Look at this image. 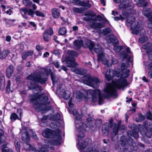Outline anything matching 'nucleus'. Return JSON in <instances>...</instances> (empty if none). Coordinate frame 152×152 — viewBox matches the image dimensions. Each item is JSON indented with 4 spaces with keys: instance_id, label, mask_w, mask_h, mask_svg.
Wrapping results in <instances>:
<instances>
[{
    "instance_id": "obj_19",
    "label": "nucleus",
    "mask_w": 152,
    "mask_h": 152,
    "mask_svg": "<svg viewBox=\"0 0 152 152\" xmlns=\"http://www.w3.org/2000/svg\"><path fill=\"white\" fill-rule=\"evenodd\" d=\"M74 43L75 48L77 49L80 48L83 44V41L81 40H75Z\"/></svg>"
},
{
    "instance_id": "obj_43",
    "label": "nucleus",
    "mask_w": 152,
    "mask_h": 152,
    "mask_svg": "<svg viewBox=\"0 0 152 152\" xmlns=\"http://www.w3.org/2000/svg\"><path fill=\"white\" fill-rule=\"evenodd\" d=\"M53 64L57 68H58L59 67V64L57 60L54 61L53 62Z\"/></svg>"
},
{
    "instance_id": "obj_32",
    "label": "nucleus",
    "mask_w": 152,
    "mask_h": 152,
    "mask_svg": "<svg viewBox=\"0 0 152 152\" xmlns=\"http://www.w3.org/2000/svg\"><path fill=\"white\" fill-rule=\"evenodd\" d=\"M122 56L123 58L127 59L128 61H132V60H131V57L130 56L128 55L126 53H125L122 55Z\"/></svg>"
},
{
    "instance_id": "obj_14",
    "label": "nucleus",
    "mask_w": 152,
    "mask_h": 152,
    "mask_svg": "<svg viewBox=\"0 0 152 152\" xmlns=\"http://www.w3.org/2000/svg\"><path fill=\"white\" fill-rule=\"evenodd\" d=\"M143 14L146 17H149L152 16V13L151 9L149 8H144L142 10Z\"/></svg>"
},
{
    "instance_id": "obj_9",
    "label": "nucleus",
    "mask_w": 152,
    "mask_h": 152,
    "mask_svg": "<svg viewBox=\"0 0 152 152\" xmlns=\"http://www.w3.org/2000/svg\"><path fill=\"white\" fill-rule=\"evenodd\" d=\"M102 17L99 15L97 16L95 19L92 20L91 22V25L93 28L96 29H99L102 27H103V25L99 23V22H98L97 21H99L102 20Z\"/></svg>"
},
{
    "instance_id": "obj_25",
    "label": "nucleus",
    "mask_w": 152,
    "mask_h": 152,
    "mask_svg": "<svg viewBox=\"0 0 152 152\" xmlns=\"http://www.w3.org/2000/svg\"><path fill=\"white\" fill-rule=\"evenodd\" d=\"M147 39L148 37H147L144 35L139 38V41L140 43H143L146 42Z\"/></svg>"
},
{
    "instance_id": "obj_31",
    "label": "nucleus",
    "mask_w": 152,
    "mask_h": 152,
    "mask_svg": "<svg viewBox=\"0 0 152 152\" xmlns=\"http://www.w3.org/2000/svg\"><path fill=\"white\" fill-rule=\"evenodd\" d=\"M148 27L152 28V16L149 17L148 19Z\"/></svg>"
},
{
    "instance_id": "obj_50",
    "label": "nucleus",
    "mask_w": 152,
    "mask_h": 152,
    "mask_svg": "<svg viewBox=\"0 0 152 152\" xmlns=\"http://www.w3.org/2000/svg\"><path fill=\"white\" fill-rule=\"evenodd\" d=\"M30 24L34 27H36V25L35 23L32 22H30Z\"/></svg>"
},
{
    "instance_id": "obj_22",
    "label": "nucleus",
    "mask_w": 152,
    "mask_h": 152,
    "mask_svg": "<svg viewBox=\"0 0 152 152\" xmlns=\"http://www.w3.org/2000/svg\"><path fill=\"white\" fill-rule=\"evenodd\" d=\"M79 5L81 6L86 7H91V5L89 3V1H88L86 2H85L83 1L80 2Z\"/></svg>"
},
{
    "instance_id": "obj_27",
    "label": "nucleus",
    "mask_w": 152,
    "mask_h": 152,
    "mask_svg": "<svg viewBox=\"0 0 152 152\" xmlns=\"http://www.w3.org/2000/svg\"><path fill=\"white\" fill-rule=\"evenodd\" d=\"M31 82V87L32 88H34V91H35L36 90H37V91H41V87L39 86H35L33 84V83H32Z\"/></svg>"
},
{
    "instance_id": "obj_54",
    "label": "nucleus",
    "mask_w": 152,
    "mask_h": 152,
    "mask_svg": "<svg viewBox=\"0 0 152 152\" xmlns=\"http://www.w3.org/2000/svg\"><path fill=\"white\" fill-rule=\"evenodd\" d=\"M68 104H74V103L73 102V101H72V99L70 100L68 102Z\"/></svg>"
},
{
    "instance_id": "obj_44",
    "label": "nucleus",
    "mask_w": 152,
    "mask_h": 152,
    "mask_svg": "<svg viewBox=\"0 0 152 152\" xmlns=\"http://www.w3.org/2000/svg\"><path fill=\"white\" fill-rule=\"evenodd\" d=\"M53 54L56 56L58 55L59 53V52L57 50H55L53 52Z\"/></svg>"
},
{
    "instance_id": "obj_6",
    "label": "nucleus",
    "mask_w": 152,
    "mask_h": 152,
    "mask_svg": "<svg viewBox=\"0 0 152 152\" xmlns=\"http://www.w3.org/2000/svg\"><path fill=\"white\" fill-rule=\"evenodd\" d=\"M91 46V48H89L90 50L91 51L93 48L94 52L97 54L98 61L104 64V55L103 49L100 45L97 44L95 45Z\"/></svg>"
},
{
    "instance_id": "obj_35",
    "label": "nucleus",
    "mask_w": 152,
    "mask_h": 152,
    "mask_svg": "<svg viewBox=\"0 0 152 152\" xmlns=\"http://www.w3.org/2000/svg\"><path fill=\"white\" fill-rule=\"evenodd\" d=\"M23 2L26 6H30L31 5V2L29 0H23Z\"/></svg>"
},
{
    "instance_id": "obj_33",
    "label": "nucleus",
    "mask_w": 152,
    "mask_h": 152,
    "mask_svg": "<svg viewBox=\"0 0 152 152\" xmlns=\"http://www.w3.org/2000/svg\"><path fill=\"white\" fill-rule=\"evenodd\" d=\"M105 77L108 80H110L111 78V77L110 76V70H109L107 71L105 74Z\"/></svg>"
},
{
    "instance_id": "obj_34",
    "label": "nucleus",
    "mask_w": 152,
    "mask_h": 152,
    "mask_svg": "<svg viewBox=\"0 0 152 152\" xmlns=\"http://www.w3.org/2000/svg\"><path fill=\"white\" fill-rule=\"evenodd\" d=\"M51 77L53 84L55 85L56 84L57 85V84H56V83L58 82V81L56 80V78L55 77V76L51 74Z\"/></svg>"
},
{
    "instance_id": "obj_58",
    "label": "nucleus",
    "mask_w": 152,
    "mask_h": 152,
    "mask_svg": "<svg viewBox=\"0 0 152 152\" xmlns=\"http://www.w3.org/2000/svg\"><path fill=\"white\" fill-rule=\"evenodd\" d=\"M142 80L145 82H148L147 79L144 76L143 77Z\"/></svg>"
},
{
    "instance_id": "obj_23",
    "label": "nucleus",
    "mask_w": 152,
    "mask_h": 152,
    "mask_svg": "<svg viewBox=\"0 0 152 152\" xmlns=\"http://www.w3.org/2000/svg\"><path fill=\"white\" fill-rule=\"evenodd\" d=\"M47 32L45 31L43 34V39L45 41H48L50 39L51 36L50 35H48Z\"/></svg>"
},
{
    "instance_id": "obj_53",
    "label": "nucleus",
    "mask_w": 152,
    "mask_h": 152,
    "mask_svg": "<svg viewBox=\"0 0 152 152\" xmlns=\"http://www.w3.org/2000/svg\"><path fill=\"white\" fill-rule=\"evenodd\" d=\"M73 30L74 31H76L78 29V27L76 26H73L72 27Z\"/></svg>"
},
{
    "instance_id": "obj_52",
    "label": "nucleus",
    "mask_w": 152,
    "mask_h": 152,
    "mask_svg": "<svg viewBox=\"0 0 152 152\" xmlns=\"http://www.w3.org/2000/svg\"><path fill=\"white\" fill-rule=\"evenodd\" d=\"M11 12H12V11H11V9H9V10H7L6 11V13L7 14H8L9 15H10Z\"/></svg>"
},
{
    "instance_id": "obj_46",
    "label": "nucleus",
    "mask_w": 152,
    "mask_h": 152,
    "mask_svg": "<svg viewBox=\"0 0 152 152\" xmlns=\"http://www.w3.org/2000/svg\"><path fill=\"white\" fill-rule=\"evenodd\" d=\"M112 62L113 64H115L117 62V60L116 58H113L112 59Z\"/></svg>"
},
{
    "instance_id": "obj_29",
    "label": "nucleus",
    "mask_w": 152,
    "mask_h": 152,
    "mask_svg": "<svg viewBox=\"0 0 152 152\" xmlns=\"http://www.w3.org/2000/svg\"><path fill=\"white\" fill-rule=\"evenodd\" d=\"M4 20L5 21L7 26L8 27H9L11 26L12 24V22H14L15 21V20H8L7 19H5Z\"/></svg>"
},
{
    "instance_id": "obj_59",
    "label": "nucleus",
    "mask_w": 152,
    "mask_h": 152,
    "mask_svg": "<svg viewBox=\"0 0 152 152\" xmlns=\"http://www.w3.org/2000/svg\"><path fill=\"white\" fill-rule=\"evenodd\" d=\"M121 0H113L115 2L119 3L120 2Z\"/></svg>"
},
{
    "instance_id": "obj_51",
    "label": "nucleus",
    "mask_w": 152,
    "mask_h": 152,
    "mask_svg": "<svg viewBox=\"0 0 152 152\" xmlns=\"http://www.w3.org/2000/svg\"><path fill=\"white\" fill-rule=\"evenodd\" d=\"M118 13L117 11H113L112 12V14L115 15H118Z\"/></svg>"
},
{
    "instance_id": "obj_24",
    "label": "nucleus",
    "mask_w": 152,
    "mask_h": 152,
    "mask_svg": "<svg viewBox=\"0 0 152 152\" xmlns=\"http://www.w3.org/2000/svg\"><path fill=\"white\" fill-rule=\"evenodd\" d=\"M70 95V93L69 91H66L63 94L64 98L65 99L67 100L69 98Z\"/></svg>"
},
{
    "instance_id": "obj_18",
    "label": "nucleus",
    "mask_w": 152,
    "mask_h": 152,
    "mask_svg": "<svg viewBox=\"0 0 152 152\" xmlns=\"http://www.w3.org/2000/svg\"><path fill=\"white\" fill-rule=\"evenodd\" d=\"M85 15L86 16L83 18V20L88 21L91 20L92 17L95 15V14L93 12H88V14H86Z\"/></svg>"
},
{
    "instance_id": "obj_56",
    "label": "nucleus",
    "mask_w": 152,
    "mask_h": 152,
    "mask_svg": "<svg viewBox=\"0 0 152 152\" xmlns=\"http://www.w3.org/2000/svg\"><path fill=\"white\" fill-rule=\"evenodd\" d=\"M61 69L65 71L67 70V68L64 66H61Z\"/></svg>"
},
{
    "instance_id": "obj_42",
    "label": "nucleus",
    "mask_w": 152,
    "mask_h": 152,
    "mask_svg": "<svg viewBox=\"0 0 152 152\" xmlns=\"http://www.w3.org/2000/svg\"><path fill=\"white\" fill-rule=\"evenodd\" d=\"M111 31V30L110 28H108L105 29V35L106 34L110 33Z\"/></svg>"
},
{
    "instance_id": "obj_15",
    "label": "nucleus",
    "mask_w": 152,
    "mask_h": 152,
    "mask_svg": "<svg viewBox=\"0 0 152 152\" xmlns=\"http://www.w3.org/2000/svg\"><path fill=\"white\" fill-rule=\"evenodd\" d=\"M136 4L139 7H145L147 5L148 3L145 0H134Z\"/></svg>"
},
{
    "instance_id": "obj_48",
    "label": "nucleus",
    "mask_w": 152,
    "mask_h": 152,
    "mask_svg": "<svg viewBox=\"0 0 152 152\" xmlns=\"http://www.w3.org/2000/svg\"><path fill=\"white\" fill-rule=\"evenodd\" d=\"M6 40L7 42H10L11 39V37L10 36H7L6 37Z\"/></svg>"
},
{
    "instance_id": "obj_20",
    "label": "nucleus",
    "mask_w": 152,
    "mask_h": 152,
    "mask_svg": "<svg viewBox=\"0 0 152 152\" xmlns=\"http://www.w3.org/2000/svg\"><path fill=\"white\" fill-rule=\"evenodd\" d=\"M33 51L30 50L27 52H25L22 55V58L23 59H25L27 57L32 56L33 53Z\"/></svg>"
},
{
    "instance_id": "obj_17",
    "label": "nucleus",
    "mask_w": 152,
    "mask_h": 152,
    "mask_svg": "<svg viewBox=\"0 0 152 152\" xmlns=\"http://www.w3.org/2000/svg\"><path fill=\"white\" fill-rule=\"evenodd\" d=\"M13 66H10L8 67L7 69L6 73L7 77L9 78L11 76L13 72Z\"/></svg>"
},
{
    "instance_id": "obj_7",
    "label": "nucleus",
    "mask_w": 152,
    "mask_h": 152,
    "mask_svg": "<svg viewBox=\"0 0 152 152\" xmlns=\"http://www.w3.org/2000/svg\"><path fill=\"white\" fill-rule=\"evenodd\" d=\"M69 54L68 58H67L65 61L66 62V66L69 67H75L77 64V63L75 62V59L73 57L71 56H78V53L74 51H68Z\"/></svg>"
},
{
    "instance_id": "obj_5",
    "label": "nucleus",
    "mask_w": 152,
    "mask_h": 152,
    "mask_svg": "<svg viewBox=\"0 0 152 152\" xmlns=\"http://www.w3.org/2000/svg\"><path fill=\"white\" fill-rule=\"evenodd\" d=\"M83 83L87 85L94 88H96L99 82L98 78L93 77L89 74L83 76L82 79Z\"/></svg>"
},
{
    "instance_id": "obj_3",
    "label": "nucleus",
    "mask_w": 152,
    "mask_h": 152,
    "mask_svg": "<svg viewBox=\"0 0 152 152\" xmlns=\"http://www.w3.org/2000/svg\"><path fill=\"white\" fill-rule=\"evenodd\" d=\"M126 80L122 78L118 81H113L111 84H107V88L105 89V98L110 96H116L117 94L115 88H121L126 85Z\"/></svg>"
},
{
    "instance_id": "obj_26",
    "label": "nucleus",
    "mask_w": 152,
    "mask_h": 152,
    "mask_svg": "<svg viewBox=\"0 0 152 152\" xmlns=\"http://www.w3.org/2000/svg\"><path fill=\"white\" fill-rule=\"evenodd\" d=\"M9 52V50H4L2 52L1 54V57L2 58H5L7 56Z\"/></svg>"
},
{
    "instance_id": "obj_38",
    "label": "nucleus",
    "mask_w": 152,
    "mask_h": 152,
    "mask_svg": "<svg viewBox=\"0 0 152 152\" xmlns=\"http://www.w3.org/2000/svg\"><path fill=\"white\" fill-rule=\"evenodd\" d=\"M35 13L36 15L37 16H41L43 17L45 16V15L43 13L39 11H36Z\"/></svg>"
},
{
    "instance_id": "obj_41",
    "label": "nucleus",
    "mask_w": 152,
    "mask_h": 152,
    "mask_svg": "<svg viewBox=\"0 0 152 152\" xmlns=\"http://www.w3.org/2000/svg\"><path fill=\"white\" fill-rule=\"evenodd\" d=\"M10 81L9 80L8 82L7 86V91H9L10 90Z\"/></svg>"
},
{
    "instance_id": "obj_10",
    "label": "nucleus",
    "mask_w": 152,
    "mask_h": 152,
    "mask_svg": "<svg viewBox=\"0 0 152 152\" xmlns=\"http://www.w3.org/2000/svg\"><path fill=\"white\" fill-rule=\"evenodd\" d=\"M48 100L47 96L43 95H39L36 93L34 95V98L32 99V101H36L39 102L40 101L42 102V104H44V102H46Z\"/></svg>"
},
{
    "instance_id": "obj_28",
    "label": "nucleus",
    "mask_w": 152,
    "mask_h": 152,
    "mask_svg": "<svg viewBox=\"0 0 152 152\" xmlns=\"http://www.w3.org/2000/svg\"><path fill=\"white\" fill-rule=\"evenodd\" d=\"M66 29L64 27H62L60 28L59 30V33L60 35H63L66 33Z\"/></svg>"
},
{
    "instance_id": "obj_21",
    "label": "nucleus",
    "mask_w": 152,
    "mask_h": 152,
    "mask_svg": "<svg viewBox=\"0 0 152 152\" xmlns=\"http://www.w3.org/2000/svg\"><path fill=\"white\" fill-rule=\"evenodd\" d=\"M52 14L53 16L55 18H58L60 15V13L58 10L56 8H54L52 10Z\"/></svg>"
},
{
    "instance_id": "obj_57",
    "label": "nucleus",
    "mask_w": 152,
    "mask_h": 152,
    "mask_svg": "<svg viewBox=\"0 0 152 152\" xmlns=\"http://www.w3.org/2000/svg\"><path fill=\"white\" fill-rule=\"evenodd\" d=\"M1 7L2 8V11H4L5 10V8H6L5 6L4 5H1Z\"/></svg>"
},
{
    "instance_id": "obj_62",
    "label": "nucleus",
    "mask_w": 152,
    "mask_h": 152,
    "mask_svg": "<svg viewBox=\"0 0 152 152\" xmlns=\"http://www.w3.org/2000/svg\"><path fill=\"white\" fill-rule=\"evenodd\" d=\"M30 65V63L29 62H28L26 63V65L27 66H29Z\"/></svg>"
},
{
    "instance_id": "obj_2",
    "label": "nucleus",
    "mask_w": 152,
    "mask_h": 152,
    "mask_svg": "<svg viewBox=\"0 0 152 152\" xmlns=\"http://www.w3.org/2000/svg\"><path fill=\"white\" fill-rule=\"evenodd\" d=\"M74 96L77 99V101L83 99L87 101L90 98V96H92L93 102H96L98 100L99 104H102L103 100V95L102 91L98 89L89 90L88 91L81 89L79 91H74Z\"/></svg>"
},
{
    "instance_id": "obj_63",
    "label": "nucleus",
    "mask_w": 152,
    "mask_h": 152,
    "mask_svg": "<svg viewBox=\"0 0 152 152\" xmlns=\"http://www.w3.org/2000/svg\"><path fill=\"white\" fill-rule=\"evenodd\" d=\"M126 51L127 52V53H130V48H127L126 49Z\"/></svg>"
},
{
    "instance_id": "obj_11",
    "label": "nucleus",
    "mask_w": 152,
    "mask_h": 152,
    "mask_svg": "<svg viewBox=\"0 0 152 152\" xmlns=\"http://www.w3.org/2000/svg\"><path fill=\"white\" fill-rule=\"evenodd\" d=\"M129 66L128 63H122L121 65V68L122 73V75L125 77H127L129 75V70L126 68Z\"/></svg>"
},
{
    "instance_id": "obj_40",
    "label": "nucleus",
    "mask_w": 152,
    "mask_h": 152,
    "mask_svg": "<svg viewBox=\"0 0 152 152\" xmlns=\"http://www.w3.org/2000/svg\"><path fill=\"white\" fill-rule=\"evenodd\" d=\"M43 49V48L40 45H37L36 47V50L38 51L41 50Z\"/></svg>"
},
{
    "instance_id": "obj_8",
    "label": "nucleus",
    "mask_w": 152,
    "mask_h": 152,
    "mask_svg": "<svg viewBox=\"0 0 152 152\" xmlns=\"http://www.w3.org/2000/svg\"><path fill=\"white\" fill-rule=\"evenodd\" d=\"M107 42L109 43H111L114 45V50L116 52L119 51L121 49V47L118 46L116 44L118 42L117 38L114 35L109 36L106 38Z\"/></svg>"
},
{
    "instance_id": "obj_55",
    "label": "nucleus",
    "mask_w": 152,
    "mask_h": 152,
    "mask_svg": "<svg viewBox=\"0 0 152 152\" xmlns=\"http://www.w3.org/2000/svg\"><path fill=\"white\" fill-rule=\"evenodd\" d=\"M127 100H126V102H127V103H129V102H131L132 101V98H130L129 100H128V97H127L126 98Z\"/></svg>"
},
{
    "instance_id": "obj_36",
    "label": "nucleus",
    "mask_w": 152,
    "mask_h": 152,
    "mask_svg": "<svg viewBox=\"0 0 152 152\" xmlns=\"http://www.w3.org/2000/svg\"><path fill=\"white\" fill-rule=\"evenodd\" d=\"M151 64V63L150 62ZM149 61H145L144 62V64L146 66H148V69H152V64H150Z\"/></svg>"
},
{
    "instance_id": "obj_61",
    "label": "nucleus",
    "mask_w": 152,
    "mask_h": 152,
    "mask_svg": "<svg viewBox=\"0 0 152 152\" xmlns=\"http://www.w3.org/2000/svg\"><path fill=\"white\" fill-rule=\"evenodd\" d=\"M148 74V75L151 77L152 78V71L149 72Z\"/></svg>"
},
{
    "instance_id": "obj_45",
    "label": "nucleus",
    "mask_w": 152,
    "mask_h": 152,
    "mask_svg": "<svg viewBox=\"0 0 152 152\" xmlns=\"http://www.w3.org/2000/svg\"><path fill=\"white\" fill-rule=\"evenodd\" d=\"M73 2L75 3L76 4L80 6L79 5V3L80 2H81L80 1L81 0H73Z\"/></svg>"
},
{
    "instance_id": "obj_37",
    "label": "nucleus",
    "mask_w": 152,
    "mask_h": 152,
    "mask_svg": "<svg viewBox=\"0 0 152 152\" xmlns=\"http://www.w3.org/2000/svg\"><path fill=\"white\" fill-rule=\"evenodd\" d=\"M73 10L75 12L78 13H81L83 11V10L82 8H79L76 7H74L73 9Z\"/></svg>"
},
{
    "instance_id": "obj_39",
    "label": "nucleus",
    "mask_w": 152,
    "mask_h": 152,
    "mask_svg": "<svg viewBox=\"0 0 152 152\" xmlns=\"http://www.w3.org/2000/svg\"><path fill=\"white\" fill-rule=\"evenodd\" d=\"M45 31H47V33L48 34V35H52L53 33V30L51 28H49L47 30Z\"/></svg>"
},
{
    "instance_id": "obj_60",
    "label": "nucleus",
    "mask_w": 152,
    "mask_h": 152,
    "mask_svg": "<svg viewBox=\"0 0 152 152\" xmlns=\"http://www.w3.org/2000/svg\"><path fill=\"white\" fill-rule=\"evenodd\" d=\"M4 83H3V84L1 85V86L0 87V89H1V90H3V89L4 88Z\"/></svg>"
},
{
    "instance_id": "obj_49",
    "label": "nucleus",
    "mask_w": 152,
    "mask_h": 152,
    "mask_svg": "<svg viewBox=\"0 0 152 152\" xmlns=\"http://www.w3.org/2000/svg\"><path fill=\"white\" fill-rule=\"evenodd\" d=\"M49 53L48 52H46L43 55V57H47L49 55Z\"/></svg>"
},
{
    "instance_id": "obj_30",
    "label": "nucleus",
    "mask_w": 152,
    "mask_h": 152,
    "mask_svg": "<svg viewBox=\"0 0 152 152\" xmlns=\"http://www.w3.org/2000/svg\"><path fill=\"white\" fill-rule=\"evenodd\" d=\"M73 71L76 73L78 74L83 75L84 73L82 69H75V70H73Z\"/></svg>"
},
{
    "instance_id": "obj_4",
    "label": "nucleus",
    "mask_w": 152,
    "mask_h": 152,
    "mask_svg": "<svg viewBox=\"0 0 152 152\" xmlns=\"http://www.w3.org/2000/svg\"><path fill=\"white\" fill-rule=\"evenodd\" d=\"M50 72L49 70L43 69L40 73H34L29 75L28 79L31 80L33 83L38 82L41 83H45L47 80V76Z\"/></svg>"
},
{
    "instance_id": "obj_64",
    "label": "nucleus",
    "mask_w": 152,
    "mask_h": 152,
    "mask_svg": "<svg viewBox=\"0 0 152 152\" xmlns=\"http://www.w3.org/2000/svg\"><path fill=\"white\" fill-rule=\"evenodd\" d=\"M21 24L23 26H26V23L24 22L22 23Z\"/></svg>"
},
{
    "instance_id": "obj_16",
    "label": "nucleus",
    "mask_w": 152,
    "mask_h": 152,
    "mask_svg": "<svg viewBox=\"0 0 152 152\" xmlns=\"http://www.w3.org/2000/svg\"><path fill=\"white\" fill-rule=\"evenodd\" d=\"M136 4L139 7H145L147 5L148 3L145 0H134Z\"/></svg>"
},
{
    "instance_id": "obj_1",
    "label": "nucleus",
    "mask_w": 152,
    "mask_h": 152,
    "mask_svg": "<svg viewBox=\"0 0 152 152\" xmlns=\"http://www.w3.org/2000/svg\"><path fill=\"white\" fill-rule=\"evenodd\" d=\"M119 9L124 10L122 16L120 15L119 17H116L114 19L116 21L119 20H123L126 17L128 18L126 20V24L127 25L130 24L132 33L133 34H144L145 31L143 29L142 22L141 21H137L135 20V16L136 11L133 9L134 6L128 0H124L119 5Z\"/></svg>"
},
{
    "instance_id": "obj_47",
    "label": "nucleus",
    "mask_w": 152,
    "mask_h": 152,
    "mask_svg": "<svg viewBox=\"0 0 152 152\" xmlns=\"http://www.w3.org/2000/svg\"><path fill=\"white\" fill-rule=\"evenodd\" d=\"M148 57L149 60L152 61V52L148 54Z\"/></svg>"
},
{
    "instance_id": "obj_13",
    "label": "nucleus",
    "mask_w": 152,
    "mask_h": 152,
    "mask_svg": "<svg viewBox=\"0 0 152 152\" xmlns=\"http://www.w3.org/2000/svg\"><path fill=\"white\" fill-rule=\"evenodd\" d=\"M142 48L146 50L148 54L152 52V45L151 43H148L143 45Z\"/></svg>"
},
{
    "instance_id": "obj_12",
    "label": "nucleus",
    "mask_w": 152,
    "mask_h": 152,
    "mask_svg": "<svg viewBox=\"0 0 152 152\" xmlns=\"http://www.w3.org/2000/svg\"><path fill=\"white\" fill-rule=\"evenodd\" d=\"M20 12L21 15L23 16V17L26 19L27 18V17L24 16L28 14V15L33 16L34 13V12L31 9H20Z\"/></svg>"
}]
</instances>
